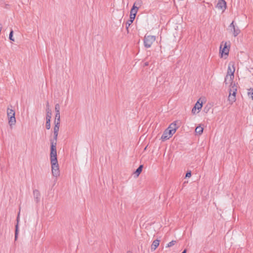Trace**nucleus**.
Instances as JSON below:
<instances>
[{
    "label": "nucleus",
    "instance_id": "f257e3e1",
    "mask_svg": "<svg viewBox=\"0 0 253 253\" xmlns=\"http://www.w3.org/2000/svg\"><path fill=\"white\" fill-rule=\"evenodd\" d=\"M59 129V126L55 125L54 127L53 138L50 140V159L51 165L52 174L54 177H58L60 175L59 165L57 159L56 141Z\"/></svg>",
    "mask_w": 253,
    "mask_h": 253
},
{
    "label": "nucleus",
    "instance_id": "f03ea898",
    "mask_svg": "<svg viewBox=\"0 0 253 253\" xmlns=\"http://www.w3.org/2000/svg\"><path fill=\"white\" fill-rule=\"evenodd\" d=\"M7 115L8 118V123L10 126L14 125L16 123L15 117V112L14 110L9 108L7 109Z\"/></svg>",
    "mask_w": 253,
    "mask_h": 253
},
{
    "label": "nucleus",
    "instance_id": "7ed1b4c3",
    "mask_svg": "<svg viewBox=\"0 0 253 253\" xmlns=\"http://www.w3.org/2000/svg\"><path fill=\"white\" fill-rule=\"evenodd\" d=\"M156 40V38L154 36L145 35L144 38V44L145 47H150L152 43Z\"/></svg>",
    "mask_w": 253,
    "mask_h": 253
},
{
    "label": "nucleus",
    "instance_id": "20e7f679",
    "mask_svg": "<svg viewBox=\"0 0 253 253\" xmlns=\"http://www.w3.org/2000/svg\"><path fill=\"white\" fill-rule=\"evenodd\" d=\"M234 72H235V69L233 68V69L232 70L230 66H228V70H227V74L226 75L225 80H224V83L227 84H228V80L229 79V82H230L232 81L234 77Z\"/></svg>",
    "mask_w": 253,
    "mask_h": 253
},
{
    "label": "nucleus",
    "instance_id": "39448f33",
    "mask_svg": "<svg viewBox=\"0 0 253 253\" xmlns=\"http://www.w3.org/2000/svg\"><path fill=\"white\" fill-rule=\"evenodd\" d=\"M227 43L226 42H222L221 43L220 46V53L221 54V55L223 54L225 55H228L229 53V49L227 47Z\"/></svg>",
    "mask_w": 253,
    "mask_h": 253
},
{
    "label": "nucleus",
    "instance_id": "423d86ee",
    "mask_svg": "<svg viewBox=\"0 0 253 253\" xmlns=\"http://www.w3.org/2000/svg\"><path fill=\"white\" fill-rule=\"evenodd\" d=\"M170 131H169V129H168L167 128L164 131L163 134H162L161 136V139L163 141L166 140L168 139H169L170 137H171V136L173 134V133H170Z\"/></svg>",
    "mask_w": 253,
    "mask_h": 253
},
{
    "label": "nucleus",
    "instance_id": "0eeeda50",
    "mask_svg": "<svg viewBox=\"0 0 253 253\" xmlns=\"http://www.w3.org/2000/svg\"><path fill=\"white\" fill-rule=\"evenodd\" d=\"M217 8L224 10L226 7V3L224 0H218L216 6Z\"/></svg>",
    "mask_w": 253,
    "mask_h": 253
},
{
    "label": "nucleus",
    "instance_id": "6e6552de",
    "mask_svg": "<svg viewBox=\"0 0 253 253\" xmlns=\"http://www.w3.org/2000/svg\"><path fill=\"white\" fill-rule=\"evenodd\" d=\"M178 127L176 126V124L175 122L171 123L169 127L167 128L168 129H169V131H170V133H174L177 129Z\"/></svg>",
    "mask_w": 253,
    "mask_h": 253
},
{
    "label": "nucleus",
    "instance_id": "1a4fd4ad",
    "mask_svg": "<svg viewBox=\"0 0 253 253\" xmlns=\"http://www.w3.org/2000/svg\"><path fill=\"white\" fill-rule=\"evenodd\" d=\"M33 194H34V199L36 201V202L37 203H38L40 200L41 194H40V191L37 189H35L33 191Z\"/></svg>",
    "mask_w": 253,
    "mask_h": 253
},
{
    "label": "nucleus",
    "instance_id": "9d476101",
    "mask_svg": "<svg viewBox=\"0 0 253 253\" xmlns=\"http://www.w3.org/2000/svg\"><path fill=\"white\" fill-rule=\"evenodd\" d=\"M138 9L135 8V6H132L130 11V17H132L133 19H135L136 13L138 11Z\"/></svg>",
    "mask_w": 253,
    "mask_h": 253
},
{
    "label": "nucleus",
    "instance_id": "9b49d317",
    "mask_svg": "<svg viewBox=\"0 0 253 253\" xmlns=\"http://www.w3.org/2000/svg\"><path fill=\"white\" fill-rule=\"evenodd\" d=\"M143 1L142 0H136L133 3L132 6H135V8L139 9V8L142 5Z\"/></svg>",
    "mask_w": 253,
    "mask_h": 253
},
{
    "label": "nucleus",
    "instance_id": "f8f14e48",
    "mask_svg": "<svg viewBox=\"0 0 253 253\" xmlns=\"http://www.w3.org/2000/svg\"><path fill=\"white\" fill-rule=\"evenodd\" d=\"M160 241L158 240H154L151 245V250L154 251L159 245Z\"/></svg>",
    "mask_w": 253,
    "mask_h": 253
},
{
    "label": "nucleus",
    "instance_id": "ddd939ff",
    "mask_svg": "<svg viewBox=\"0 0 253 253\" xmlns=\"http://www.w3.org/2000/svg\"><path fill=\"white\" fill-rule=\"evenodd\" d=\"M143 165H140L139 167L136 169V170L134 172V174L135 175V177H137L141 173L143 169Z\"/></svg>",
    "mask_w": 253,
    "mask_h": 253
},
{
    "label": "nucleus",
    "instance_id": "4468645a",
    "mask_svg": "<svg viewBox=\"0 0 253 253\" xmlns=\"http://www.w3.org/2000/svg\"><path fill=\"white\" fill-rule=\"evenodd\" d=\"M19 213L18 214V216L17 217V224L15 226V240H16L18 238V222H19Z\"/></svg>",
    "mask_w": 253,
    "mask_h": 253
},
{
    "label": "nucleus",
    "instance_id": "2eb2a0df",
    "mask_svg": "<svg viewBox=\"0 0 253 253\" xmlns=\"http://www.w3.org/2000/svg\"><path fill=\"white\" fill-rule=\"evenodd\" d=\"M134 19L132 17L129 16V19L126 21V29L127 30V33H128V27L130 26V25L133 22Z\"/></svg>",
    "mask_w": 253,
    "mask_h": 253
},
{
    "label": "nucleus",
    "instance_id": "dca6fc26",
    "mask_svg": "<svg viewBox=\"0 0 253 253\" xmlns=\"http://www.w3.org/2000/svg\"><path fill=\"white\" fill-rule=\"evenodd\" d=\"M233 34L234 36L235 37L237 36L239 33H240V30L239 29L238 27H233V29H232Z\"/></svg>",
    "mask_w": 253,
    "mask_h": 253
},
{
    "label": "nucleus",
    "instance_id": "f3484780",
    "mask_svg": "<svg viewBox=\"0 0 253 253\" xmlns=\"http://www.w3.org/2000/svg\"><path fill=\"white\" fill-rule=\"evenodd\" d=\"M203 132V128L201 127V126H197L195 129V132L197 134H198L199 135H201L202 134Z\"/></svg>",
    "mask_w": 253,
    "mask_h": 253
},
{
    "label": "nucleus",
    "instance_id": "a211bd4d",
    "mask_svg": "<svg viewBox=\"0 0 253 253\" xmlns=\"http://www.w3.org/2000/svg\"><path fill=\"white\" fill-rule=\"evenodd\" d=\"M230 86L231 87L230 89H231L232 90V92L235 91V92H236L237 90V86L235 83L233 84L232 81H231Z\"/></svg>",
    "mask_w": 253,
    "mask_h": 253
},
{
    "label": "nucleus",
    "instance_id": "6ab92c4d",
    "mask_svg": "<svg viewBox=\"0 0 253 253\" xmlns=\"http://www.w3.org/2000/svg\"><path fill=\"white\" fill-rule=\"evenodd\" d=\"M46 111L47 113L46 116V120H50L51 118L52 113L48 108L46 109Z\"/></svg>",
    "mask_w": 253,
    "mask_h": 253
},
{
    "label": "nucleus",
    "instance_id": "aec40b11",
    "mask_svg": "<svg viewBox=\"0 0 253 253\" xmlns=\"http://www.w3.org/2000/svg\"><path fill=\"white\" fill-rule=\"evenodd\" d=\"M228 100L232 104L233 102H234L236 101V96L234 95H229Z\"/></svg>",
    "mask_w": 253,
    "mask_h": 253
},
{
    "label": "nucleus",
    "instance_id": "412c9836",
    "mask_svg": "<svg viewBox=\"0 0 253 253\" xmlns=\"http://www.w3.org/2000/svg\"><path fill=\"white\" fill-rule=\"evenodd\" d=\"M248 96L251 97L253 100V88H250L248 90Z\"/></svg>",
    "mask_w": 253,
    "mask_h": 253
},
{
    "label": "nucleus",
    "instance_id": "4be33fe9",
    "mask_svg": "<svg viewBox=\"0 0 253 253\" xmlns=\"http://www.w3.org/2000/svg\"><path fill=\"white\" fill-rule=\"evenodd\" d=\"M194 107H196L197 109L199 110L202 107V103H200L199 101H198L197 103L195 104Z\"/></svg>",
    "mask_w": 253,
    "mask_h": 253
},
{
    "label": "nucleus",
    "instance_id": "5701e85b",
    "mask_svg": "<svg viewBox=\"0 0 253 253\" xmlns=\"http://www.w3.org/2000/svg\"><path fill=\"white\" fill-rule=\"evenodd\" d=\"M45 126L47 129L50 128V120H46Z\"/></svg>",
    "mask_w": 253,
    "mask_h": 253
},
{
    "label": "nucleus",
    "instance_id": "b1692460",
    "mask_svg": "<svg viewBox=\"0 0 253 253\" xmlns=\"http://www.w3.org/2000/svg\"><path fill=\"white\" fill-rule=\"evenodd\" d=\"M55 113H60V105L58 103H57L55 105Z\"/></svg>",
    "mask_w": 253,
    "mask_h": 253
},
{
    "label": "nucleus",
    "instance_id": "393cba45",
    "mask_svg": "<svg viewBox=\"0 0 253 253\" xmlns=\"http://www.w3.org/2000/svg\"><path fill=\"white\" fill-rule=\"evenodd\" d=\"M13 31L12 30H11L10 32L9 33V39L10 41H14V40L13 38Z\"/></svg>",
    "mask_w": 253,
    "mask_h": 253
},
{
    "label": "nucleus",
    "instance_id": "a878e982",
    "mask_svg": "<svg viewBox=\"0 0 253 253\" xmlns=\"http://www.w3.org/2000/svg\"><path fill=\"white\" fill-rule=\"evenodd\" d=\"M176 243V241H172L171 242H170L168 244V246L167 247H172V246H173L175 243Z\"/></svg>",
    "mask_w": 253,
    "mask_h": 253
},
{
    "label": "nucleus",
    "instance_id": "bb28decb",
    "mask_svg": "<svg viewBox=\"0 0 253 253\" xmlns=\"http://www.w3.org/2000/svg\"><path fill=\"white\" fill-rule=\"evenodd\" d=\"M60 119H55V121H54L55 125H57V126H60Z\"/></svg>",
    "mask_w": 253,
    "mask_h": 253
},
{
    "label": "nucleus",
    "instance_id": "cd10ccee",
    "mask_svg": "<svg viewBox=\"0 0 253 253\" xmlns=\"http://www.w3.org/2000/svg\"><path fill=\"white\" fill-rule=\"evenodd\" d=\"M234 21H232V22L230 24V25L229 26L231 31H232V29H233V27H235V26L234 24Z\"/></svg>",
    "mask_w": 253,
    "mask_h": 253
},
{
    "label": "nucleus",
    "instance_id": "c85d7f7f",
    "mask_svg": "<svg viewBox=\"0 0 253 253\" xmlns=\"http://www.w3.org/2000/svg\"><path fill=\"white\" fill-rule=\"evenodd\" d=\"M232 90L231 89H230V90H229V95H234L235 96H236V92H235V91H233V92H232Z\"/></svg>",
    "mask_w": 253,
    "mask_h": 253
},
{
    "label": "nucleus",
    "instance_id": "c756f323",
    "mask_svg": "<svg viewBox=\"0 0 253 253\" xmlns=\"http://www.w3.org/2000/svg\"><path fill=\"white\" fill-rule=\"evenodd\" d=\"M55 119H60V113H55Z\"/></svg>",
    "mask_w": 253,
    "mask_h": 253
},
{
    "label": "nucleus",
    "instance_id": "7c9ffc66",
    "mask_svg": "<svg viewBox=\"0 0 253 253\" xmlns=\"http://www.w3.org/2000/svg\"><path fill=\"white\" fill-rule=\"evenodd\" d=\"M191 176V171H187L186 174V177H190Z\"/></svg>",
    "mask_w": 253,
    "mask_h": 253
},
{
    "label": "nucleus",
    "instance_id": "2f4dec72",
    "mask_svg": "<svg viewBox=\"0 0 253 253\" xmlns=\"http://www.w3.org/2000/svg\"><path fill=\"white\" fill-rule=\"evenodd\" d=\"M196 107H194L192 110V113L193 114H195L196 113Z\"/></svg>",
    "mask_w": 253,
    "mask_h": 253
},
{
    "label": "nucleus",
    "instance_id": "473e14b6",
    "mask_svg": "<svg viewBox=\"0 0 253 253\" xmlns=\"http://www.w3.org/2000/svg\"><path fill=\"white\" fill-rule=\"evenodd\" d=\"M2 24L0 23V33H1V31L2 30Z\"/></svg>",
    "mask_w": 253,
    "mask_h": 253
},
{
    "label": "nucleus",
    "instance_id": "72a5a7b5",
    "mask_svg": "<svg viewBox=\"0 0 253 253\" xmlns=\"http://www.w3.org/2000/svg\"><path fill=\"white\" fill-rule=\"evenodd\" d=\"M148 65H149L148 62H145V63H144V66H148Z\"/></svg>",
    "mask_w": 253,
    "mask_h": 253
},
{
    "label": "nucleus",
    "instance_id": "f704fd0d",
    "mask_svg": "<svg viewBox=\"0 0 253 253\" xmlns=\"http://www.w3.org/2000/svg\"><path fill=\"white\" fill-rule=\"evenodd\" d=\"M186 250L185 249L181 253H186Z\"/></svg>",
    "mask_w": 253,
    "mask_h": 253
}]
</instances>
